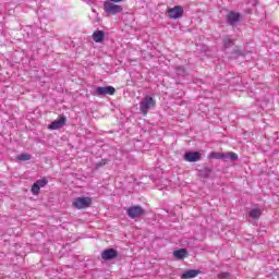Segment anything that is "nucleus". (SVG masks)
<instances>
[{"mask_svg": "<svg viewBox=\"0 0 279 279\" xmlns=\"http://www.w3.org/2000/svg\"><path fill=\"white\" fill-rule=\"evenodd\" d=\"M219 279H230V274L228 272H221L220 275H218Z\"/></svg>", "mask_w": 279, "mask_h": 279, "instance_id": "19", "label": "nucleus"}, {"mask_svg": "<svg viewBox=\"0 0 279 279\" xmlns=\"http://www.w3.org/2000/svg\"><path fill=\"white\" fill-rule=\"evenodd\" d=\"M187 255L189 251H186V248H181L173 252L174 258H178L179 260H182V258H186Z\"/></svg>", "mask_w": 279, "mask_h": 279, "instance_id": "13", "label": "nucleus"}, {"mask_svg": "<svg viewBox=\"0 0 279 279\" xmlns=\"http://www.w3.org/2000/svg\"><path fill=\"white\" fill-rule=\"evenodd\" d=\"M209 158L215 160H236L239 156L235 153H210Z\"/></svg>", "mask_w": 279, "mask_h": 279, "instance_id": "2", "label": "nucleus"}, {"mask_svg": "<svg viewBox=\"0 0 279 279\" xmlns=\"http://www.w3.org/2000/svg\"><path fill=\"white\" fill-rule=\"evenodd\" d=\"M117 256H119V253L114 248H107L101 253L102 260H112Z\"/></svg>", "mask_w": 279, "mask_h": 279, "instance_id": "10", "label": "nucleus"}, {"mask_svg": "<svg viewBox=\"0 0 279 279\" xmlns=\"http://www.w3.org/2000/svg\"><path fill=\"white\" fill-rule=\"evenodd\" d=\"M16 158L19 160H21L22 162H26L27 160H32V155H29V154H21V155H17Z\"/></svg>", "mask_w": 279, "mask_h": 279, "instance_id": "17", "label": "nucleus"}, {"mask_svg": "<svg viewBox=\"0 0 279 279\" xmlns=\"http://www.w3.org/2000/svg\"><path fill=\"white\" fill-rule=\"evenodd\" d=\"M239 21H241V14H239L236 12H230L227 15V22L229 23V25H236V23H239Z\"/></svg>", "mask_w": 279, "mask_h": 279, "instance_id": "11", "label": "nucleus"}, {"mask_svg": "<svg viewBox=\"0 0 279 279\" xmlns=\"http://www.w3.org/2000/svg\"><path fill=\"white\" fill-rule=\"evenodd\" d=\"M126 215L130 219H138V217H143V215H145V209L138 205L131 206L126 209Z\"/></svg>", "mask_w": 279, "mask_h": 279, "instance_id": "4", "label": "nucleus"}, {"mask_svg": "<svg viewBox=\"0 0 279 279\" xmlns=\"http://www.w3.org/2000/svg\"><path fill=\"white\" fill-rule=\"evenodd\" d=\"M199 271L191 269V270H186L181 278L182 279H193V278H197Z\"/></svg>", "mask_w": 279, "mask_h": 279, "instance_id": "15", "label": "nucleus"}, {"mask_svg": "<svg viewBox=\"0 0 279 279\" xmlns=\"http://www.w3.org/2000/svg\"><path fill=\"white\" fill-rule=\"evenodd\" d=\"M110 1H112V3H121V1L123 0H110Z\"/></svg>", "mask_w": 279, "mask_h": 279, "instance_id": "21", "label": "nucleus"}, {"mask_svg": "<svg viewBox=\"0 0 279 279\" xmlns=\"http://www.w3.org/2000/svg\"><path fill=\"white\" fill-rule=\"evenodd\" d=\"M90 204H93L90 197H77L73 201L72 206L77 208V210H82L83 208H88Z\"/></svg>", "mask_w": 279, "mask_h": 279, "instance_id": "3", "label": "nucleus"}, {"mask_svg": "<svg viewBox=\"0 0 279 279\" xmlns=\"http://www.w3.org/2000/svg\"><path fill=\"white\" fill-rule=\"evenodd\" d=\"M182 14H184V8L181 5L168 9V16L170 19H180Z\"/></svg>", "mask_w": 279, "mask_h": 279, "instance_id": "8", "label": "nucleus"}, {"mask_svg": "<svg viewBox=\"0 0 279 279\" xmlns=\"http://www.w3.org/2000/svg\"><path fill=\"white\" fill-rule=\"evenodd\" d=\"M104 10L106 14H119L123 12V7L114 4L113 2H110V1H105Z\"/></svg>", "mask_w": 279, "mask_h": 279, "instance_id": "5", "label": "nucleus"}, {"mask_svg": "<svg viewBox=\"0 0 279 279\" xmlns=\"http://www.w3.org/2000/svg\"><path fill=\"white\" fill-rule=\"evenodd\" d=\"M232 45H234V41H232V39H230V37H226L223 39V48L225 49H230V47H232Z\"/></svg>", "mask_w": 279, "mask_h": 279, "instance_id": "18", "label": "nucleus"}, {"mask_svg": "<svg viewBox=\"0 0 279 279\" xmlns=\"http://www.w3.org/2000/svg\"><path fill=\"white\" fill-rule=\"evenodd\" d=\"M156 108V99L151 96H145L140 102V110L143 117H147V112L149 110H154Z\"/></svg>", "mask_w": 279, "mask_h": 279, "instance_id": "1", "label": "nucleus"}, {"mask_svg": "<svg viewBox=\"0 0 279 279\" xmlns=\"http://www.w3.org/2000/svg\"><path fill=\"white\" fill-rule=\"evenodd\" d=\"M47 184H48L47 179L37 180V181L33 184V186H32V189H31L33 195H39V194H40V189H45V186H47Z\"/></svg>", "mask_w": 279, "mask_h": 279, "instance_id": "7", "label": "nucleus"}, {"mask_svg": "<svg viewBox=\"0 0 279 279\" xmlns=\"http://www.w3.org/2000/svg\"><path fill=\"white\" fill-rule=\"evenodd\" d=\"M260 215H263V210L260 208H253L248 213L250 219H260Z\"/></svg>", "mask_w": 279, "mask_h": 279, "instance_id": "14", "label": "nucleus"}, {"mask_svg": "<svg viewBox=\"0 0 279 279\" xmlns=\"http://www.w3.org/2000/svg\"><path fill=\"white\" fill-rule=\"evenodd\" d=\"M105 34L104 31H96L93 34V40L95 43H104Z\"/></svg>", "mask_w": 279, "mask_h": 279, "instance_id": "16", "label": "nucleus"}, {"mask_svg": "<svg viewBox=\"0 0 279 279\" xmlns=\"http://www.w3.org/2000/svg\"><path fill=\"white\" fill-rule=\"evenodd\" d=\"M104 165H106V159H102L101 162L96 165V168L99 169V167H104Z\"/></svg>", "mask_w": 279, "mask_h": 279, "instance_id": "20", "label": "nucleus"}, {"mask_svg": "<svg viewBox=\"0 0 279 279\" xmlns=\"http://www.w3.org/2000/svg\"><path fill=\"white\" fill-rule=\"evenodd\" d=\"M186 162H199L202 160V154L199 151H189L184 155Z\"/></svg>", "mask_w": 279, "mask_h": 279, "instance_id": "9", "label": "nucleus"}, {"mask_svg": "<svg viewBox=\"0 0 279 279\" xmlns=\"http://www.w3.org/2000/svg\"><path fill=\"white\" fill-rule=\"evenodd\" d=\"M117 93V89L113 86H98L96 87L94 95L96 97H106V95H114Z\"/></svg>", "mask_w": 279, "mask_h": 279, "instance_id": "6", "label": "nucleus"}, {"mask_svg": "<svg viewBox=\"0 0 279 279\" xmlns=\"http://www.w3.org/2000/svg\"><path fill=\"white\" fill-rule=\"evenodd\" d=\"M64 123H66V118H60L59 120H54L49 125V130H60V128H63Z\"/></svg>", "mask_w": 279, "mask_h": 279, "instance_id": "12", "label": "nucleus"}]
</instances>
